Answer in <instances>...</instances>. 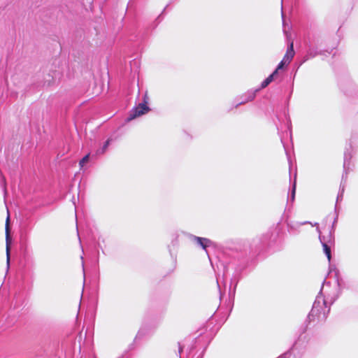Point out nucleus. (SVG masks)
I'll return each instance as SVG.
<instances>
[{"mask_svg":"<svg viewBox=\"0 0 358 358\" xmlns=\"http://www.w3.org/2000/svg\"><path fill=\"white\" fill-rule=\"evenodd\" d=\"M150 110L148 106H147L145 103H139L138 106L134 108L128 117V120H131L135 119L137 117H139Z\"/></svg>","mask_w":358,"mask_h":358,"instance_id":"nucleus-1","label":"nucleus"},{"mask_svg":"<svg viewBox=\"0 0 358 358\" xmlns=\"http://www.w3.org/2000/svg\"><path fill=\"white\" fill-rule=\"evenodd\" d=\"M294 45H293V42H291L287 48V52L282 59L283 62H285L287 64H289L290 62L292 61V58L294 57Z\"/></svg>","mask_w":358,"mask_h":358,"instance_id":"nucleus-2","label":"nucleus"},{"mask_svg":"<svg viewBox=\"0 0 358 358\" xmlns=\"http://www.w3.org/2000/svg\"><path fill=\"white\" fill-rule=\"evenodd\" d=\"M10 226L6 225V256L7 261L9 262L10 259V248L11 244V238L10 235Z\"/></svg>","mask_w":358,"mask_h":358,"instance_id":"nucleus-3","label":"nucleus"},{"mask_svg":"<svg viewBox=\"0 0 358 358\" xmlns=\"http://www.w3.org/2000/svg\"><path fill=\"white\" fill-rule=\"evenodd\" d=\"M318 52L317 50L313 47H309L307 55L305 57L303 62H306V60L309 59L310 58H313L316 57L318 55Z\"/></svg>","mask_w":358,"mask_h":358,"instance_id":"nucleus-4","label":"nucleus"},{"mask_svg":"<svg viewBox=\"0 0 358 358\" xmlns=\"http://www.w3.org/2000/svg\"><path fill=\"white\" fill-rule=\"evenodd\" d=\"M195 240L199 245H201L203 249H206L207 246L211 243L209 239L205 238L195 237Z\"/></svg>","mask_w":358,"mask_h":358,"instance_id":"nucleus-5","label":"nucleus"},{"mask_svg":"<svg viewBox=\"0 0 358 358\" xmlns=\"http://www.w3.org/2000/svg\"><path fill=\"white\" fill-rule=\"evenodd\" d=\"M275 75H276V71H273V73L271 75H270L266 79H265L262 82L261 88H264L266 86H268L272 82V80H273V78Z\"/></svg>","mask_w":358,"mask_h":358,"instance_id":"nucleus-6","label":"nucleus"},{"mask_svg":"<svg viewBox=\"0 0 358 358\" xmlns=\"http://www.w3.org/2000/svg\"><path fill=\"white\" fill-rule=\"evenodd\" d=\"M109 144H110V139L107 140V141L105 142V143H104V145H103V147H102L101 148L99 149V150H97L96 153H97L98 155L103 154V153L106 152V150H107V148H108V147Z\"/></svg>","mask_w":358,"mask_h":358,"instance_id":"nucleus-7","label":"nucleus"},{"mask_svg":"<svg viewBox=\"0 0 358 358\" xmlns=\"http://www.w3.org/2000/svg\"><path fill=\"white\" fill-rule=\"evenodd\" d=\"M323 248H324V252L325 255H327L328 260L330 261V259H331V249H330V248L326 243H324Z\"/></svg>","mask_w":358,"mask_h":358,"instance_id":"nucleus-8","label":"nucleus"},{"mask_svg":"<svg viewBox=\"0 0 358 358\" xmlns=\"http://www.w3.org/2000/svg\"><path fill=\"white\" fill-rule=\"evenodd\" d=\"M258 90H257L255 92L249 93L248 97L247 99H245L244 101H243L242 102H241L240 104L252 101L255 96L256 92H257Z\"/></svg>","mask_w":358,"mask_h":358,"instance_id":"nucleus-9","label":"nucleus"},{"mask_svg":"<svg viewBox=\"0 0 358 358\" xmlns=\"http://www.w3.org/2000/svg\"><path fill=\"white\" fill-rule=\"evenodd\" d=\"M89 158H90V155L87 154V155H85L80 161V167H83L84 166V164L87 162H88L89 161Z\"/></svg>","mask_w":358,"mask_h":358,"instance_id":"nucleus-10","label":"nucleus"},{"mask_svg":"<svg viewBox=\"0 0 358 358\" xmlns=\"http://www.w3.org/2000/svg\"><path fill=\"white\" fill-rule=\"evenodd\" d=\"M285 64H286L285 62H283V61H282V60L280 62V64L278 65V66H277L276 69L274 71H276V74L278 73V71L280 69H282V68H283V66H284V65H285Z\"/></svg>","mask_w":358,"mask_h":358,"instance_id":"nucleus-11","label":"nucleus"},{"mask_svg":"<svg viewBox=\"0 0 358 358\" xmlns=\"http://www.w3.org/2000/svg\"><path fill=\"white\" fill-rule=\"evenodd\" d=\"M295 190H296V180H294L293 188H292V196H291L292 201L294 200Z\"/></svg>","mask_w":358,"mask_h":358,"instance_id":"nucleus-12","label":"nucleus"},{"mask_svg":"<svg viewBox=\"0 0 358 358\" xmlns=\"http://www.w3.org/2000/svg\"><path fill=\"white\" fill-rule=\"evenodd\" d=\"M148 100V97L147 93H145L144 95V97H143V103H145L147 106Z\"/></svg>","mask_w":358,"mask_h":358,"instance_id":"nucleus-13","label":"nucleus"},{"mask_svg":"<svg viewBox=\"0 0 358 358\" xmlns=\"http://www.w3.org/2000/svg\"><path fill=\"white\" fill-rule=\"evenodd\" d=\"M6 224H10V217H9V215H8V216H7V217H6Z\"/></svg>","mask_w":358,"mask_h":358,"instance_id":"nucleus-14","label":"nucleus"},{"mask_svg":"<svg viewBox=\"0 0 358 358\" xmlns=\"http://www.w3.org/2000/svg\"><path fill=\"white\" fill-rule=\"evenodd\" d=\"M343 192V189H342V192H341V195H338V196H337V199H340V197H341V196H342Z\"/></svg>","mask_w":358,"mask_h":358,"instance_id":"nucleus-15","label":"nucleus"},{"mask_svg":"<svg viewBox=\"0 0 358 358\" xmlns=\"http://www.w3.org/2000/svg\"><path fill=\"white\" fill-rule=\"evenodd\" d=\"M303 224H312V223H311V222H303Z\"/></svg>","mask_w":358,"mask_h":358,"instance_id":"nucleus-16","label":"nucleus"}]
</instances>
